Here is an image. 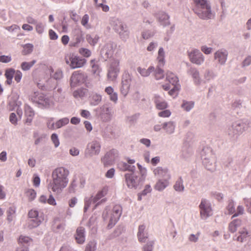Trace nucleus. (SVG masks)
<instances>
[{"instance_id":"f257e3e1","label":"nucleus","mask_w":251,"mask_h":251,"mask_svg":"<svg viewBox=\"0 0 251 251\" xmlns=\"http://www.w3.org/2000/svg\"><path fill=\"white\" fill-rule=\"evenodd\" d=\"M69 174L68 169L63 167L53 170L51 173V179L48 185V190L54 194H60L68 184Z\"/></svg>"},{"instance_id":"f03ea898","label":"nucleus","mask_w":251,"mask_h":251,"mask_svg":"<svg viewBox=\"0 0 251 251\" xmlns=\"http://www.w3.org/2000/svg\"><path fill=\"white\" fill-rule=\"evenodd\" d=\"M53 73V69L51 67H47L46 70V73L50 75V77L46 80V83H38L37 86L39 88L43 90H47L53 88L56 85V83L53 81L52 78L56 80L61 79L63 76V72L60 69H57Z\"/></svg>"},{"instance_id":"7ed1b4c3","label":"nucleus","mask_w":251,"mask_h":251,"mask_svg":"<svg viewBox=\"0 0 251 251\" xmlns=\"http://www.w3.org/2000/svg\"><path fill=\"white\" fill-rule=\"evenodd\" d=\"M122 213V208L120 205H115L111 210L106 207L102 213L105 221H108V227L112 228L119 220Z\"/></svg>"},{"instance_id":"20e7f679","label":"nucleus","mask_w":251,"mask_h":251,"mask_svg":"<svg viewBox=\"0 0 251 251\" xmlns=\"http://www.w3.org/2000/svg\"><path fill=\"white\" fill-rule=\"evenodd\" d=\"M109 24L122 40L126 41L129 37V31L126 23L117 18L112 17L110 19Z\"/></svg>"},{"instance_id":"39448f33","label":"nucleus","mask_w":251,"mask_h":251,"mask_svg":"<svg viewBox=\"0 0 251 251\" xmlns=\"http://www.w3.org/2000/svg\"><path fill=\"white\" fill-rule=\"evenodd\" d=\"M108 188L103 187L100 191H99L95 196L87 197L85 199V204L84 211L86 212L90 208L92 204H95L93 209L99 205L100 203L105 202L106 199L104 197L107 193Z\"/></svg>"},{"instance_id":"423d86ee","label":"nucleus","mask_w":251,"mask_h":251,"mask_svg":"<svg viewBox=\"0 0 251 251\" xmlns=\"http://www.w3.org/2000/svg\"><path fill=\"white\" fill-rule=\"evenodd\" d=\"M248 120H238L232 123L227 129V133L230 138L233 140L236 139L244 131L249 127Z\"/></svg>"},{"instance_id":"0eeeda50","label":"nucleus","mask_w":251,"mask_h":251,"mask_svg":"<svg viewBox=\"0 0 251 251\" xmlns=\"http://www.w3.org/2000/svg\"><path fill=\"white\" fill-rule=\"evenodd\" d=\"M201 157L205 168L209 171L215 170V156L210 148L204 147L201 151Z\"/></svg>"},{"instance_id":"6e6552de","label":"nucleus","mask_w":251,"mask_h":251,"mask_svg":"<svg viewBox=\"0 0 251 251\" xmlns=\"http://www.w3.org/2000/svg\"><path fill=\"white\" fill-rule=\"evenodd\" d=\"M64 60L71 69L80 68L84 66L86 60L74 53H68L65 55Z\"/></svg>"},{"instance_id":"1a4fd4ad","label":"nucleus","mask_w":251,"mask_h":251,"mask_svg":"<svg viewBox=\"0 0 251 251\" xmlns=\"http://www.w3.org/2000/svg\"><path fill=\"white\" fill-rule=\"evenodd\" d=\"M96 111L103 122L110 121L113 116L114 111L112 104L107 102L96 109Z\"/></svg>"},{"instance_id":"9d476101","label":"nucleus","mask_w":251,"mask_h":251,"mask_svg":"<svg viewBox=\"0 0 251 251\" xmlns=\"http://www.w3.org/2000/svg\"><path fill=\"white\" fill-rule=\"evenodd\" d=\"M31 100L41 108H48L53 105L52 98L41 93L34 92L31 96Z\"/></svg>"},{"instance_id":"9b49d317","label":"nucleus","mask_w":251,"mask_h":251,"mask_svg":"<svg viewBox=\"0 0 251 251\" xmlns=\"http://www.w3.org/2000/svg\"><path fill=\"white\" fill-rule=\"evenodd\" d=\"M101 144L100 140L94 139L87 144L84 151V155L86 158H91L98 155L101 151Z\"/></svg>"},{"instance_id":"f8f14e48","label":"nucleus","mask_w":251,"mask_h":251,"mask_svg":"<svg viewBox=\"0 0 251 251\" xmlns=\"http://www.w3.org/2000/svg\"><path fill=\"white\" fill-rule=\"evenodd\" d=\"M125 182L129 189H137L140 188L143 183L142 178L137 176L134 172L126 173L125 175Z\"/></svg>"},{"instance_id":"ddd939ff","label":"nucleus","mask_w":251,"mask_h":251,"mask_svg":"<svg viewBox=\"0 0 251 251\" xmlns=\"http://www.w3.org/2000/svg\"><path fill=\"white\" fill-rule=\"evenodd\" d=\"M28 217L29 220L28 221V226L30 228L37 227L44 220V214L35 209L29 211Z\"/></svg>"},{"instance_id":"4468645a","label":"nucleus","mask_w":251,"mask_h":251,"mask_svg":"<svg viewBox=\"0 0 251 251\" xmlns=\"http://www.w3.org/2000/svg\"><path fill=\"white\" fill-rule=\"evenodd\" d=\"M200 216L202 220H206L212 215L211 204L209 200L202 198L199 206Z\"/></svg>"},{"instance_id":"2eb2a0df","label":"nucleus","mask_w":251,"mask_h":251,"mask_svg":"<svg viewBox=\"0 0 251 251\" xmlns=\"http://www.w3.org/2000/svg\"><path fill=\"white\" fill-rule=\"evenodd\" d=\"M188 56L191 63L200 66L203 63L205 57L198 49H194L188 51Z\"/></svg>"},{"instance_id":"dca6fc26","label":"nucleus","mask_w":251,"mask_h":251,"mask_svg":"<svg viewBox=\"0 0 251 251\" xmlns=\"http://www.w3.org/2000/svg\"><path fill=\"white\" fill-rule=\"evenodd\" d=\"M87 78V75L81 71H76L73 73L70 78V85L75 87L84 83Z\"/></svg>"},{"instance_id":"f3484780","label":"nucleus","mask_w":251,"mask_h":251,"mask_svg":"<svg viewBox=\"0 0 251 251\" xmlns=\"http://www.w3.org/2000/svg\"><path fill=\"white\" fill-rule=\"evenodd\" d=\"M119 63L120 61L117 59H112L110 61L107 74L109 79L113 80L117 77L120 72Z\"/></svg>"},{"instance_id":"a211bd4d","label":"nucleus","mask_w":251,"mask_h":251,"mask_svg":"<svg viewBox=\"0 0 251 251\" xmlns=\"http://www.w3.org/2000/svg\"><path fill=\"white\" fill-rule=\"evenodd\" d=\"M116 48V45L112 42H109L105 44L100 50L101 57L106 60L112 57Z\"/></svg>"},{"instance_id":"6ab92c4d","label":"nucleus","mask_w":251,"mask_h":251,"mask_svg":"<svg viewBox=\"0 0 251 251\" xmlns=\"http://www.w3.org/2000/svg\"><path fill=\"white\" fill-rule=\"evenodd\" d=\"M131 82V76L127 73H125L122 77L121 87L120 88L121 93L122 95L126 97L128 94Z\"/></svg>"},{"instance_id":"aec40b11","label":"nucleus","mask_w":251,"mask_h":251,"mask_svg":"<svg viewBox=\"0 0 251 251\" xmlns=\"http://www.w3.org/2000/svg\"><path fill=\"white\" fill-rule=\"evenodd\" d=\"M118 151L115 149H112L107 151L101 158V162L105 167L110 165L118 156Z\"/></svg>"},{"instance_id":"412c9836","label":"nucleus","mask_w":251,"mask_h":251,"mask_svg":"<svg viewBox=\"0 0 251 251\" xmlns=\"http://www.w3.org/2000/svg\"><path fill=\"white\" fill-rule=\"evenodd\" d=\"M127 161V163L124 161L119 162L117 166L120 170L122 171H130L133 172L135 171L136 167L133 164L135 163V160L133 159H130L128 157L126 159Z\"/></svg>"},{"instance_id":"4be33fe9","label":"nucleus","mask_w":251,"mask_h":251,"mask_svg":"<svg viewBox=\"0 0 251 251\" xmlns=\"http://www.w3.org/2000/svg\"><path fill=\"white\" fill-rule=\"evenodd\" d=\"M165 64V51L163 48H159L158 51V80L164 77V71L159 68V66H163Z\"/></svg>"},{"instance_id":"5701e85b","label":"nucleus","mask_w":251,"mask_h":251,"mask_svg":"<svg viewBox=\"0 0 251 251\" xmlns=\"http://www.w3.org/2000/svg\"><path fill=\"white\" fill-rule=\"evenodd\" d=\"M228 54L227 50L225 49H221L214 53V57L219 64L224 65L226 62Z\"/></svg>"},{"instance_id":"b1692460","label":"nucleus","mask_w":251,"mask_h":251,"mask_svg":"<svg viewBox=\"0 0 251 251\" xmlns=\"http://www.w3.org/2000/svg\"><path fill=\"white\" fill-rule=\"evenodd\" d=\"M84 34L82 31L76 30L69 45L71 47H78L80 43L84 41Z\"/></svg>"},{"instance_id":"393cba45","label":"nucleus","mask_w":251,"mask_h":251,"mask_svg":"<svg viewBox=\"0 0 251 251\" xmlns=\"http://www.w3.org/2000/svg\"><path fill=\"white\" fill-rule=\"evenodd\" d=\"M188 75L191 76L193 78L194 83L196 85H199L201 83V78L200 72L197 68L191 66L187 71Z\"/></svg>"},{"instance_id":"a878e982","label":"nucleus","mask_w":251,"mask_h":251,"mask_svg":"<svg viewBox=\"0 0 251 251\" xmlns=\"http://www.w3.org/2000/svg\"><path fill=\"white\" fill-rule=\"evenodd\" d=\"M200 18L203 20H208L212 18V13L211 12V6L209 5L203 8L197 10L195 12Z\"/></svg>"},{"instance_id":"bb28decb","label":"nucleus","mask_w":251,"mask_h":251,"mask_svg":"<svg viewBox=\"0 0 251 251\" xmlns=\"http://www.w3.org/2000/svg\"><path fill=\"white\" fill-rule=\"evenodd\" d=\"M169 19V16L165 12H160L158 13V23L160 26L166 27L170 25L171 23Z\"/></svg>"},{"instance_id":"cd10ccee","label":"nucleus","mask_w":251,"mask_h":251,"mask_svg":"<svg viewBox=\"0 0 251 251\" xmlns=\"http://www.w3.org/2000/svg\"><path fill=\"white\" fill-rule=\"evenodd\" d=\"M75 238L77 243L82 244L85 241V230L83 227H78L76 230Z\"/></svg>"},{"instance_id":"c85d7f7f","label":"nucleus","mask_w":251,"mask_h":251,"mask_svg":"<svg viewBox=\"0 0 251 251\" xmlns=\"http://www.w3.org/2000/svg\"><path fill=\"white\" fill-rule=\"evenodd\" d=\"M193 154V149L188 143H184L182 147L180 157L183 159L189 158Z\"/></svg>"},{"instance_id":"c756f323","label":"nucleus","mask_w":251,"mask_h":251,"mask_svg":"<svg viewBox=\"0 0 251 251\" xmlns=\"http://www.w3.org/2000/svg\"><path fill=\"white\" fill-rule=\"evenodd\" d=\"M145 229L146 226L144 225L139 226L137 237L138 241L141 243H145L148 238V233Z\"/></svg>"},{"instance_id":"7c9ffc66","label":"nucleus","mask_w":251,"mask_h":251,"mask_svg":"<svg viewBox=\"0 0 251 251\" xmlns=\"http://www.w3.org/2000/svg\"><path fill=\"white\" fill-rule=\"evenodd\" d=\"M173 189L178 193H183L185 191L184 181L182 176H179L175 181L173 185Z\"/></svg>"},{"instance_id":"2f4dec72","label":"nucleus","mask_w":251,"mask_h":251,"mask_svg":"<svg viewBox=\"0 0 251 251\" xmlns=\"http://www.w3.org/2000/svg\"><path fill=\"white\" fill-rule=\"evenodd\" d=\"M25 115L26 118L25 123L28 125L30 124L34 116V111L32 108L27 104L25 105Z\"/></svg>"},{"instance_id":"473e14b6","label":"nucleus","mask_w":251,"mask_h":251,"mask_svg":"<svg viewBox=\"0 0 251 251\" xmlns=\"http://www.w3.org/2000/svg\"><path fill=\"white\" fill-rule=\"evenodd\" d=\"M65 226V222L60 221L58 218H56L54 220L53 228L55 232L61 233L64 231Z\"/></svg>"},{"instance_id":"72a5a7b5","label":"nucleus","mask_w":251,"mask_h":251,"mask_svg":"<svg viewBox=\"0 0 251 251\" xmlns=\"http://www.w3.org/2000/svg\"><path fill=\"white\" fill-rule=\"evenodd\" d=\"M101 96L96 93H92L89 96V101L91 105L96 106L101 101Z\"/></svg>"},{"instance_id":"f704fd0d","label":"nucleus","mask_w":251,"mask_h":251,"mask_svg":"<svg viewBox=\"0 0 251 251\" xmlns=\"http://www.w3.org/2000/svg\"><path fill=\"white\" fill-rule=\"evenodd\" d=\"M171 175L166 167H158V178L159 179H171Z\"/></svg>"},{"instance_id":"c9c22d12","label":"nucleus","mask_w":251,"mask_h":251,"mask_svg":"<svg viewBox=\"0 0 251 251\" xmlns=\"http://www.w3.org/2000/svg\"><path fill=\"white\" fill-rule=\"evenodd\" d=\"M155 71V68L153 66H150L148 69L139 67L137 69V72L143 77H147L151 73Z\"/></svg>"},{"instance_id":"e433bc0d","label":"nucleus","mask_w":251,"mask_h":251,"mask_svg":"<svg viewBox=\"0 0 251 251\" xmlns=\"http://www.w3.org/2000/svg\"><path fill=\"white\" fill-rule=\"evenodd\" d=\"M238 233L239 235L237 237L236 239L234 238V240H236L237 241L242 243L246 241L247 238L250 236L249 232L245 228H243L241 230L239 231Z\"/></svg>"},{"instance_id":"4c0bfd02","label":"nucleus","mask_w":251,"mask_h":251,"mask_svg":"<svg viewBox=\"0 0 251 251\" xmlns=\"http://www.w3.org/2000/svg\"><path fill=\"white\" fill-rule=\"evenodd\" d=\"M170 179H159L158 178V191H162L170 185Z\"/></svg>"},{"instance_id":"58836bf2","label":"nucleus","mask_w":251,"mask_h":251,"mask_svg":"<svg viewBox=\"0 0 251 251\" xmlns=\"http://www.w3.org/2000/svg\"><path fill=\"white\" fill-rule=\"evenodd\" d=\"M166 79L174 86L179 85L178 78L172 73H166Z\"/></svg>"},{"instance_id":"ea45409f","label":"nucleus","mask_w":251,"mask_h":251,"mask_svg":"<svg viewBox=\"0 0 251 251\" xmlns=\"http://www.w3.org/2000/svg\"><path fill=\"white\" fill-rule=\"evenodd\" d=\"M196 7L194 9V12H196L197 10L203 8L210 5L208 3L207 0H194Z\"/></svg>"},{"instance_id":"a19ab883","label":"nucleus","mask_w":251,"mask_h":251,"mask_svg":"<svg viewBox=\"0 0 251 251\" xmlns=\"http://www.w3.org/2000/svg\"><path fill=\"white\" fill-rule=\"evenodd\" d=\"M162 128L169 134H172L174 132L175 126L173 122H169L164 123L162 125Z\"/></svg>"},{"instance_id":"79ce46f5","label":"nucleus","mask_w":251,"mask_h":251,"mask_svg":"<svg viewBox=\"0 0 251 251\" xmlns=\"http://www.w3.org/2000/svg\"><path fill=\"white\" fill-rule=\"evenodd\" d=\"M90 65L92 67V73L96 75H99L100 69L98 61L95 59L92 60L90 62Z\"/></svg>"},{"instance_id":"37998d69","label":"nucleus","mask_w":251,"mask_h":251,"mask_svg":"<svg viewBox=\"0 0 251 251\" xmlns=\"http://www.w3.org/2000/svg\"><path fill=\"white\" fill-rule=\"evenodd\" d=\"M86 38L88 43L92 46H95L99 40V37L96 35L92 36L90 34H87L86 36Z\"/></svg>"},{"instance_id":"c03bdc74","label":"nucleus","mask_w":251,"mask_h":251,"mask_svg":"<svg viewBox=\"0 0 251 251\" xmlns=\"http://www.w3.org/2000/svg\"><path fill=\"white\" fill-rule=\"evenodd\" d=\"M16 208L14 207H10L7 210V220L8 222H11L15 218Z\"/></svg>"},{"instance_id":"a18cd8bd","label":"nucleus","mask_w":251,"mask_h":251,"mask_svg":"<svg viewBox=\"0 0 251 251\" xmlns=\"http://www.w3.org/2000/svg\"><path fill=\"white\" fill-rule=\"evenodd\" d=\"M36 61L33 60L31 62H23L22 63L21 67V69L24 71H26L29 70L35 64Z\"/></svg>"},{"instance_id":"49530a36","label":"nucleus","mask_w":251,"mask_h":251,"mask_svg":"<svg viewBox=\"0 0 251 251\" xmlns=\"http://www.w3.org/2000/svg\"><path fill=\"white\" fill-rule=\"evenodd\" d=\"M194 106V102L192 101H187L183 100V103L181 104V107L185 111H190Z\"/></svg>"},{"instance_id":"de8ad7c7","label":"nucleus","mask_w":251,"mask_h":251,"mask_svg":"<svg viewBox=\"0 0 251 251\" xmlns=\"http://www.w3.org/2000/svg\"><path fill=\"white\" fill-rule=\"evenodd\" d=\"M86 94V90L83 89H78L77 90H75L73 92V96L76 98H82L85 96Z\"/></svg>"},{"instance_id":"09e8293b","label":"nucleus","mask_w":251,"mask_h":251,"mask_svg":"<svg viewBox=\"0 0 251 251\" xmlns=\"http://www.w3.org/2000/svg\"><path fill=\"white\" fill-rule=\"evenodd\" d=\"M69 119L68 118H64L57 121L55 123V129L59 128L69 123Z\"/></svg>"},{"instance_id":"8fccbe9b","label":"nucleus","mask_w":251,"mask_h":251,"mask_svg":"<svg viewBox=\"0 0 251 251\" xmlns=\"http://www.w3.org/2000/svg\"><path fill=\"white\" fill-rule=\"evenodd\" d=\"M138 169L139 170L141 176L140 178H142V180L144 182L145 180L146 176L147 174V170L146 168L143 167L139 163L137 164Z\"/></svg>"},{"instance_id":"3c124183","label":"nucleus","mask_w":251,"mask_h":251,"mask_svg":"<svg viewBox=\"0 0 251 251\" xmlns=\"http://www.w3.org/2000/svg\"><path fill=\"white\" fill-rule=\"evenodd\" d=\"M216 75L214 73L210 70H206L204 74V78L206 81H209L212 79H214Z\"/></svg>"},{"instance_id":"603ef678","label":"nucleus","mask_w":251,"mask_h":251,"mask_svg":"<svg viewBox=\"0 0 251 251\" xmlns=\"http://www.w3.org/2000/svg\"><path fill=\"white\" fill-rule=\"evenodd\" d=\"M25 193L29 201H32L36 197V192L33 189H29L27 190Z\"/></svg>"},{"instance_id":"864d4df0","label":"nucleus","mask_w":251,"mask_h":251,"mask_svg":"<svg viewBox=\"0 0 251 251\" xmlns=\"http://www.w3.org/2000/svg\"><path fill=\"white\" fill-rule=\"evenodd\" d=\"M45 25L43 23L40 22H37L35 24V29L36 32L39 34H42L44 31Z\"/></svg>"},{"instance_id":"5fc2aeb1","label":"nucleus","mask_w":251,"mask_h":251,"mask_svg":"<svg viewBox=\"0 0 251 251\" xmlns=\"http://www.w3.org/2000/svg\"><path fill=\"white\" fill-rule=\"evenodd\" d=\"M180 88V85H176L174 86L173 88H172L169 91V94L170 96L175 97L178 95V93Z\"/></svg>"},{"instance_id":"6e6d98bb","label":"nucleus","mask_w":251,"mask_h":251,"mask_svg":"<svg viewBox=\"0 0 251 251\" xmlns=\"http://www.w3.org/2000/svg\"><path fill=\"white\" fill-rule=\"evenodd\" d=\"M23 53L24 54H28L31 53L33 50V46L31 44H26L23 47Z\"/></svg>"},{"instance_id":"4d7b16f0","label":"nucleus","mask_w":251,"mask_h":251,"mask_svg":"<svg viewBox=\"0 0 251 251\" xmlns=\"http://www.w3.org/2000/svg\"><path fill=\"white\" fill-rule=\"evenodd\" d=\"M97 243L95 241H92L87 245L85 251H95Z\"/></svg>"},{"instance_id":"13d9d810","label":"nucleus","mask_w":251,"mask_h":251,"mask_svg":"<svg viewBox=\"0 0 251 251\" xmlns=\"http://www.w3.org/2000/svg\"><path fill=\"white\" fill-rule=\"evenodd\" d=\"M79 53L85 57H89L91 55V50L84 48H80L79 50Z\"/></svg>"},{"instance_id":"bf43d9fd","label":"nucleus","mask_w":251,"mask_h":251,"mask_svg":"<svg viewBox=\"0 0 251 251\" xmlns=\"http://www.w3.org/2000/svg\"><path fill=\"white\" fill-rule=\"evenodd\" d=\"M175 27L174 25H172L167 28L166 29L167 36L164 38L165 41H168L169 40L170 37L175 31Z\"/></svg>"},{"instance_id":"052dcab7","label":"nucleus","mask_w":251,"mask_h":251,"mask_svg":"<svg viewBox=\"0 0 251 251\" xmlns=\"http://www.w3.org/2000/svg\"><path fill=\"white\" fill-rule=\"evenodd\" d=\"M20 244H28L32 242V239L28 236L21 235L19 239Z\"/></svg>"},{"instance_id":"680f3d73","label":"nucleus","mask_w":251,"mask_h":251,"mask_svg":"<svg viewBox=\"0 0 251 251\" xmlns=\"http://www.w3.org/2000/svg\"><path fill=\"white\" fill-rule=\"evenodd\" d=\"M171 225H170V236L172 237L174 239L175 238L177 234V231L175 228V226L174 223L172 221V220H170Z\"/></svg>"},{"instance_id":"e2e57ef3","label":"nucleus","mask_w":251,"mask_h":251,"mask_svg":"<svg viewBox=\"0 0 251 251\" xmlns=\"http://www.w3.org/2000/svg\"><path fill=\"white\" fill-rule=\"evenodd\" d=\"M89 20V16L88 14H85L82 18L81 21V25L87 28H89V25H88V22Z\"/></svg>"},{"instance_id":"0e129e2a","label":"nucleus","mask_w":251,"mask_h":251,"mask_svg":"<svg viewBox=\"0 0 251 251\" xmlns=\"http://www.w3.org/2000/svg\"><path fill=\"white\" fill-rule=\"evenodd\" d=\"M226 208L228 211V214H231L234 213V212H235V209L234 207V202L232 200L229 201Z\"/></svg>"},{"instance_id":"69168bd1","label":"nucleus","mask_w":251,"mask_h":251,"mask_svg":"<svg viewBox=\"0 0 251 251\" xmlns=\"http://www.w3.org/2000/svg\"><path fill=\"white\" fill-rule=\"evenodd\" d=\"M51 139L54 145V147L55 148H57L60 145V142L57 135L56 133H53L51 136Z\"/></svg>"},{"instance_id":"338daca9","label":"nucleus","mask_w":251,"mask_h":251,"mask_svg":"<svg viewBox=\"0 0 251 251\" xmlns=\"http://www.w3.org/2000/svg\"><path fill=\"white\" fill-rule=\"evenodd\" d=\"M171 112L169 110H164L158 112V115L160 117L167 118L170 116Z\"/></svg>"},{"instance_id":"774afa93","label":"nucleus","mask_w":251,"mask_h":251,"mask_svg":"<svg viewBox=\"0 0 251 251\" xmlns=\"http://www.w3.org/2000/svg\"><path fill=\"white\" fill-rule=\"evenodd\" d=\"M153 244L154 242L153 241H151L148 242L144 247V251H152Z\"/></svg>"}]
</instances>
